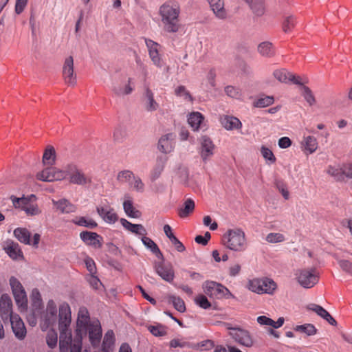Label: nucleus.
I'll return each instance as SVG.
<instances>
[{
  "instance_id": "nucleus-30",
  "label": "nucleus",
  "mask_w": 352,
  "mask_h": 352,
  "mask_svg": "<svg viewBox=\"0 0 352 352\" xmlns=\"http://www.w3.org/2000/svg\"><path fill=\"white\" fill-rule=\"evenodd\" d=\"M123 209L126 214L129 217L139 218L140 217V212L133 207L132 200L128 195L124 196Z\"/></svg>"
},
{
  "instance_id": "nucleus-19",
  "label": "nucleus",
  "mask_w": 352,
  "mask_h": 352,
  "mask_svg": "<svg viewBox=\"0 0 352 352\" xmlns=\"http://www.w3.org/2000/svg\"><path fill=\"white\" fill-rule=\"evenodd\" d=\"M145 43L148 48V54L153 63L156 67L161 68L162 67V60L159 54V44L147 38L145 39Z\"/></svg>"
},
{
  "instance_id": "nucleus-50",
  "label": "nucleus",
  "mask_w": 352,
  "mask_h": 352,
  "mask_svg": "<svg viewBox=\"0 0 352 352\" xmlns=\"http://www.w3.org/2000/svg\"><path fill=\"white\" fill-rule=\"evenodd\" d=\"M102 331H89V337L93 346L97 347L100 345Z\"/></svg>"
},
{
  "instance_id": "nucleus-9",
  "label": "nucleus",
  "mask_w": 352,
  "mask_h": 352,
  "mask_svg": "<svg viewBox=\"0 0 352 352\" xmlns=\"http://www.w3.org/2000/svg\"><path fill=\"white\" fill-rule=\"evenodd\" d=\"M204 292L210 298H229L232 296L230 290L223 285L212 280H206L202 285Z\"/></svg>"
},
{
  "instance_id": "nucleus-31",
  "label": "nucleus",
  "mask_w": 352,
  "mask_h": 352,
  "mask_svg": "<svg viewBox=\"0 0 352 352\" xmlns=\"http://www.w3.org/2000/svg\"><path fill=\"white\" fill-rule=\"evenodd\" d=\"M166 159L163 157H158L156 160V164L151 173V178L153 181L158 179L162 172L164 171Z\"/></svg>"
},
{
  "instance_id": "nucleus-44",
  "label": "nucleus",
  "mask_w": 352,
  "mask_h": 352,
  "mask_svg": "<svg viewBox=\"0 0 352 352\" xmlns=\"http://www.w3.org/2000/svg\"><path fill=\"white\" fill-rule=\"evenodd\" d=\"M8 319L11 323L12 330H25L24 323L19 315L12 314Z\"/></svg>"
},
{
  "instance_id": "nucleus-7",
  "label": "nucleus",
  "mask_w": 352,
  "mask_h": 352,
  "mask_svg": "<svg viewBox=\"0 0 352 352\" xmlns=\"http://www.w3.org/2000/svg\"><path fill=\"white\" fill-rule=\"evenodd\" d=\"M9 283L16 305L20 311L28 309V297L25 290L21 282L14 276L10 277Z\"/></svg>"
},
{
  "instance_id": "nucleus-47",
  "label": "nucleus",
  "mask_w": 352,
  "mask_h": 352,
  "mask_svg": "<svg viewBox=\"0 0 352 352\" xmlns=\"http://www.w3.org/2000/svg\"><path fill=\"white\" fill-rule=\"evenodd\" d=\"M327 173L333 177L336 181L342 182L341 165L329 166L327 168Z\"/></svg>"
},
{
  "instance_id": "nucleus-12",
  "label": "nucleus",
  "mask_w": 352,
  "mask_h": 352,
  "mask_svg": "<svg viewBox=\"0 0 352 352\" xmlns=\"http://www.w3.org/2000/svg\"><path fill=\"white\" fill-rule=\"evenodd\" d=\"M96 211L98 215L107 223L113 224L118 219V217L115 212L114 209L110 206L107 200L97 206Z\"/></svg>"
},
{
  "instance_id": "nucleus-5",
  "label": "nucleus",
  "mask_w": 352,
  "mask_h": 352,
  "mask_svg": "<svg viewBox=\"0 0 352 352\" xmlns=\"http://www.w3.org/2000/svg\"><path fill=\"white\" fill-rule=\"evenodd\" d=\"M32 199H35V196L32 195L30 197L23 196L19 198L13 195L10 197V200L15 208H20L21 210L24 211L28 216L33 217L39 215L42 211L37 204L31 201Z\"/></svg>"
},
{
  "instance_id": "nucleus-39",
  "label": "nucleus",
  "mask_w": 352,
  "mask_h": 352,
  "mask_svg": "<svg viewBox=\"0 0 352 352\" xmlns=\"http://www.w3.org/2000/svg\"><path fill=\"white\" fill-rule=\"evenodd\" d=\"M203 120L204 116L199 112L191 113L188 118V124L194 131H197L199 129Z\"/></svg>"
},
{
  "instance_id": "nucleus-57",
  "label": "nucleus",
  "mask_w": 352,
  "mask_h": 352,
  "mask_svg": "<svg viewBox=\"0 0 352 352\" xmlns=\"http://www.w3.org/2000/svg\"><path fill=\"white\" fill-rule=\"evenodd\" d=\"M214 346V343L212 340H207L202 341L201 342L197 344H191L190 348L197 349H204L208 350L212 349Z\"/></svg>"
},
{
  "instance_id": "nucleus-1",
  "label": "nucleus",
  "mask_w": 352,
  "mask_h": 352,
  "mask_svg": "<svg viewBox=\"0 0 352 352\" xmlns=\"http://www.w3.org/2000/svg\"><path fill=\"white\" fill-rule=\"evenodd\" d=\"M72 310L67 302H62L58 305L50 299L45 309L41 314L40 324L42 328L54 330L56 327L58 330H69L72 324Z\"/></svg>"
},
{
  "instance_id": "nucleus-52",
  "label": "nucleus",
  "mask_w": 352,
  "mask_h": 352,
  "mask_svg": "<svg viewBox=\"0 0 352 352\" xmlns=\"http://www.w3.org/2000/svg\"><path fill=\"white\" fill-rule=\"evenodd\" d=\"M285 239L284 235L281 233L271 232L266 236L265 240L268 243H276L284 241Z\"/></svg>"
},
{
  "instance_id": "nucleus-14",
  "label": "nucleus",
  "mask_w": 352,
  "mask_h": 352,
  "mask_svg": "<svg viewBox=\"0 0 352 352\" xmlns=\"http://www.w3.org/2000/svg\"><path fill=\"white\" fill-rule=\"evenodd\" d=\"M199 153L204 163H206L211 157L214 155L215 145L211 139L206 136L203 135L199 139Z\"/></svg>"
},
{
  "instance_id": "nucleus-38",
  "label": "nucleus",
  "mask_w": 352,
  "mask_h": 352,
  "mask_svg": "<svg viewBox=\"0 0 352 352\" xmlns=\"http://www.w3.org/2000/svg\"><path fill=\"white\" fill-rule=\"evenodd\" d=\"M258 52L262 56L265 57H272L275 54L272 43L268 41L261 43L258 45Z\"/></svg>"
},
{
  "instance_id": "nucleus-25",
  "label": "nucleus",
  "mask_w": 352,
  "mask_h": 352,
  "mask_svg": "<svg viewBox=\"0 0 352 352\" xmlns=\"http://www.w3.org/2000/svg\"><path fill=\"white\" fill-rule=\"evenodd\" d=\"M143 104L144 109L148 112L155 111L160 107V104L154 98V94L148 87H146L144 91Z\"/></svg>"
},
{
  "instance_id": "nucleus-8",
  "label": "nucleus",
  "mask_w": 352,
  "mask_h": 352,
  "mask_svg": "<svg viewBox=\"0 0 352 352\" xmlns=\"http://www.w3.org/2000/svg\"><path fill=\"white\" fill-rule=\"evenodd\" d=\"M66 173L67 176H69V182L72 184L84 186H89L92 184L91 177L85 174L75 164L67 165Z\"/></svg>"
},
{
  "instance_id": "nucleus-24",
  "label": "nucleus",
  "mask_w": 352,
  "mask_h": 352,
  "mask_svg": "<svg viewBox=\"0 0 352 352\" xmlns=\"http://www.w3.org/2000/svg\"><path fill=\"white\" fill-rule=\"evenodd\" d=\"M3 248L8 256L14 260L23 258V253L19 245L12 240L6 241Z\"/></svg>"
},
{
  "instance_id": "nucleus-3",
  "label": "nucleus",
  "mask_w": 352,
  "mask_h": 352,
  "mask_svg": "<svg viewBox=\"0 0 352 352\" xmlns=\"http://www.w3.org/2000/svg\"><path fill=\"white\" fill-rule=\"evenodd\" d=\"M222 243L232 251L243 252L247 248L245 232L240 228L230 229L223 235Z\"/></svg>"
},
{
  "instance_id": "nucleus-23",
  "label": "nucleus",
  "mask_w": 352,
  "mask_h": 352,
  "mask_svg": "<svg viewBox=\"0 0 352 352\" xmlns=\"http://www.w3.org/2000/svg\"><path fill=\"white\" fill-rule=\"evenodd\" d=\"M12 314V302L8 294H3L0 298V316L5 320Z\"/></svg>"
},
{
  "instance_id": "nucleus-29",
  "label": "nucleus",
  "mask_w": 352,
  "mask_h": 352,
  "mask_svg": "<svg viewBox=\"0 0 352 352\" xmlns=\"http://www.w3.org/2000/svg\"><path fill=\"white\" fill-rule=\"evenodd\" d=\"M120 223L122 226L127 230L135 234L144 236L146 234V230L141 224H133L125 219H121Z\"/></svg>"
},
{
  "instance_id": "nucleus-64",
  "label": "nucleus",
  "mask_w": 352,
  "mask_h": 352,
  "mask_svg": "<svg viewBox=\"0 0 352 352\" xmlns=\"http://www.w3.org/2000/svg\"><path fill=\"white\" fill-rule=\"evenodd\" d=\"M176 177L180 182L186 183L188 179V170L184 167L179 168L176 173Z\"/></svg>"
},
{
  "instance_id": "nucleus-16",
  "label": "nucleus",
  "mask_w": 352,
  "mask_h": 352,
  "mask_svg": "<svg viewBox=\"0 0 352 352\" xmlns=\"http://www.w3.org/2000/svg\"><path fill=\"white\" fill-rule=\"evenodd\" d=\"M154 270L156 274L164 280L171 283L175 278V272L171 264H164L163 261L155 262Z\"/></svg>"
},
{
  "instance_id": "nucleus-63",
  "label": "nucleus",
  "mask_w": 352,
  "mask_h": 352,
  "mask_svg": "<svg viewBox=\"0 0 352 352\" xmlns=\"http://www.w3.org/2000/svg\"><path fill=\"white\" fill-rule=\"evenodd\" d=\"M296 25V19L293 16L286 17L283 23V30L285 32L290 31Z\"/></svg>"
},
{
  "instance_id": "nucleus-48",
  "label": "nucleus",
  "mask_w": 352,
  "mask_h": 352,
  "mask_svg": "<svg viewBox=\"0 0 352 352\" xmlns=\"http://www.w3.org/2000/svg\"><path fill=\"white\" fill-rule=\"evenodd\" d=\"M225 92L228 96L234 99L239 100L242 97L241 91L239 89L233 86L229 85L226 87Z\"/></svg>"
},
{
  "instance_id": "nucleus-60",
  "label": "nucleus",
  "mask_w": 352,
  "mask_h": 352,
  "mask_svg": "<svg viewBox=\"0 0 352 352\" xmlns=\"http://www.w3.org/2000/svg\"><path fill=\"white\" fill-rule=\"evenodd\" d=\"M86 279L89 283V285L94 289H98L102 285L100 279L95 276V274H89Z\"/></svg>"
},
{
  "instance_id": "nucleus-61",
  "label": "nucleus",
  "mask_w": 352,
  "mask_h": 352,
  "mask_svg": "<svg viewBox=\"0 0 352 352\" xmlns=\"http://www.w3.org/2000/svg\"><path fill=\"white\" fill-rule=\"evenodd\" d=\"M216 73L214 69H210L206 76L207 80V86L210 89H212L215 88L216 82H215Z\"/></svg>"
},
{
  "instance_id": "nucleus-11",
  "label": "nucleus",
  "mask_w": 352,
  "mask_h": 352,
  "mask_svg": "<svg viewBox=\"0 0 352 352\" xmlns=\"http://www.w3.org/2000/svg\"><path fill=\"white\" fill-rule=\"evenodd\" d=\"M296 276L298 283L305 288H311L318 281V274L315 269L300 270Z\"/></svg>"
},
{
  "instance_id": "nucleus-15",
  "label": "nucleus",
  "mask_w": 352,
  "mask_h": 352,
  "mask_svg": "<svg viewBox=\"0 0 352 352\" xmlns=\"http://www.w3.org/2000/svg\"><path fill=\"white\" fill-rule=\"evenodd\" d=\"M63 77L65 82L69 86L76 84V75L74 69V58L72 56H67L63 65Z\"/></svg>"
},
{
  "instance_id": "nucleus-6",
  "label": "nucleus",
  "mask_w": 352,
  "mask_h": 352,
  "mask_svg": "<svg viewBox=\"0 0 352 352\" xmlns=\"http://www.w3.org/2000/svg\"><path fill=\"white\" fill-rule=\"evenodd\" d=\"M77 330H101L100 321L95 318H90L87 309L79 308L76 320Z\"/></svg>"
},
{
  "instance_id": "nucleus-26",
  "label": "nucleus",
  "mask_w": 352,
  "mask_h": 352,
  "mask_svg": "<svg viewBox=\"0 0 352 352\" xmlns=\"http://www.w3.org/2000/svg\"><path fill=\"white\" fill-rule=\"evenodd\" d=\"M308 309L314 311L318 316L326 320L329 324L333 327H336V320L331 316V314L322 307L316 304H310Z\"/></svg>"
},
{
  "instance_id": "nucleus-40",
  "label": "nucleus",
  "mask_w": 352,
  "mask_h": 352,
  "mask_svg": "<svg viewBox=\"0 0 352 352\" xmlns=\"http://www.w3.org/2000/svg\"><path fill=\"white\" fill-rule=\"evenodd\" d=\"M72 222L75 225L88 228H94L98 226L97 223L94 219L85 217H77L72 219Z\"/></svg>"
},
{
  "instance_id": "nucleus-22",
  "label": "nucleus",
  "mask_w": 352,
  "mask_h": 352,
  "mask_svg": "<svg viewBox=\"0 0 352 352\" xmlns=\"http://www.w3.org/2000/svg\"><path fill=\"white\" fill-rule=\"evenodd\" d=\"M210 8L214 16L221 20H224L228 16V12L225 8L224 0H208Z\"/></svg>"
},
{
  "instance_id": "nucleus-32",
  "label": "nucleus",
  "mask_w": 352,
  "mask_h": 352,
  "mask_svg": "<svg viewBox=\"0 0 352 352\" xmlns=\"http://www.w3.org/2000/svg\"><path fill=\"white\" fill-rule=\"evenodd\" d=\"M256 320L261 325L270 326L274 329H278L281 327L285 322L283 317H280L277 321H274L265 316H258Z\"/></svg>"
},
{
  "instance_id": "nucleus-43",
  "label": "nucleus",
  "mask_w": 352,
  "mask_h": 352,
  "mask_svg": "<svg viewBox=\"0 0 352 352\" xmlns=\"http://www.w3.org/2000/svg\"><path fill=\"white\" fill-rule=\"evenodd\" d=\"M168 302L172 303L174 307L179 312H184L186 306L184 300L179 296L170 295L168 297Z\"/></svg>"
},
{
  "instance_id": "nucleus-13",
  "label": "nucleus",
  "mask_w": 352,
  "mask_h": 352,
  "mask_svg": "<svg viewBox=\"0 0 352 352\" xmlns=\"http://www.w3.org/2000/svg\"><path fill=\"white\" fill-rule=\"evenodd\" d=\"M14 236L17 239V240L25 245H30L34 248H38V245L41 239V235L38 233H36L33 236L32 241L30 240V231L25 228H17L14 230Z\"/></svg>"
},
{
  "instance_id": "nucleus-37",
  "label": "nucleus",
  "mask_w": 352,
  "mask_h": 352,
  "mask_svg": "<svg viewBox=\"0 0 352 352\" xmlns=\"http://www.w3.org/2000/svg\"><path fill=\"white\" fill-rule=\"evenodd\" d=\"M42 162L44 165L52 166L55 164L56 151L53 146H47L43 155Z\"/></svg>"
},
{
  "instance_id": "nucleus-35",
  "label": "nucleus",
  "mask_w": 352,
  "mask_h": 352,
  "mask_svg": "<svg viewBox=\"0 0 352 352\" xmlns=\"http://www.w3.org/2000/svg\"><path fill=\"white\" fill-rule=\"evenodd\" d=\"M302 144L304 149L310 154L314 153L318 148V141L314 136L309 135L304 137Z\"/></svg>"
},
{
  "instance_id": "nucleus-49",
  "label": "nucleus",
  "mask_w": 352,
  "mask_h": 352,
  "mask_svg": "<svg viewBox=\"0 0 352 352\" xmlns=\"http://www.w3.org/2000/svg\"><path fill=\"white\" fill-rule=\"evenodd\" d=\"M301 93L305 100L309 104V105H314L316 102L315 98L310 90V89L306 86L301 87Z\"/></svg>"
},
{
  "instance_id": "nucleus-51",
  "label": "nucleus",
  "mask_w": 352,
  "mask_h": 352,
  "mask_svg": "<svg viewBox=\"0 0 352 352\" xmlns=\"http://www.w3.org/2000/svg\"><path fill=\"white\" fill-rule=\"evenodd\" d=\"M342 181L345 179H352V164L345 163L341 165Z\"/></svg>"
},
{
  "instance_id": "nucleus-2",
  "label": "nucleus",
  "mask_w": 352,
  "mask_h": 352,
  "mask_svg": "<svg viewBox=\"0 0 352 352\" xmlns=\"http://www.w3.org/2000/svg\"><path fill=\"white\" fill-rule=\"evenodd\" d=\"M180 12V6L178 2L175 1H166L160 7L159 14L164 32L175 34L181 30Z\"/></svg>"
},
{
  "instance_id": "nucleus-41",
  "label": "nucleus",
  "mask_w": 352,
  "mask_h": 352,
  "mask_svg": "<svg viewBox=\"0 0 352 352\" xmlns=\"http://www.w3.org/2000/svg\"><path fill=\"white\" fill-rule=\"evenodd\" d=\"M142 241L148 249H149L153 254L156 255V256L163 259V255L160 250L151 239L144 236L142 238Z\"/></svg>"
},
{
  "instance_id": "nucleus-62",
  "label": "nucleus",
  "mask_w": 352,
  "mask_h": 352,
  "mask_svg": "<svg viewBox=\"0 0 352 352\" xmlns=\"http://www.w3.org/2000/svg\"><path fill=\"white\" fill-rule=\"evenodd\" d=\"M47 344L49 347L53 349L57 344L58 335L56 331H50L47 336Z\"/></svg>"
},
{
  "instance_id": "nucleus-36",
  "label": "nucleus",
  "mask_w": 352,
  "mask_h": 352,
  "mask_svg": "<svg viewBox=\"0 0 352 352\" xmlns=\"http://www.w3.org/2000/svg\"><path fill=\"white\" fill-rule=\"evenodd\" d=\"M274 78L282 83H288L289 80L294 79V75L285 69H276L273 72Z\"/></svg>"
},
{
  "instance_id": "nucleus-18",
  "label": "nucleus",
  "mask_w": 352,
  "mask_h": 352,
  "mask_svg": "<svg viewBox=\"0 0 352 352\" xmlns=\"http://www.w3.org/2000/svg\"><path fill=\"white\" fill-rule=\"evenodd\" d=\"M80 238L86 245L94 248H100L102 245V238L96 232L83 231L80 232Z\"/></svg>"
},
{
  "instance_id": "nucleus-55",
  "label": "nucleus",
  "mask_w": 352,
  "mask_h": 352,
  "mask_svg": "<svg viewBox=\"0 0 352 352\" xmlns=\"http://www.w3.org/2000/svg\"><path fill=\"white\" fill-rule=\"evenodd\" d=\"M195 302L200 307L207 309L211 307L210 302L204 294H199L195 298Z\"/></svg>"
},
{
  "instance_id": "nucleus-20",
  "label": "nucleus",
  "mask_w": 352,
  "mask_h": 352,
  "mask_svg": "<svg viewBox=\"0 0 352 352\" xmlns=\"http://www.w3.org/2000/svg\"><path fill=\"white\" fill-rule=\"evenodd\" d=\"M72 331H60L59 336V349L60 352H68L69 347L72 348L74 340L78 337L82 338V331H77V336L72 339Z\"/></svg>"
},
{
  "instance_id": "nucleus-10",
  "label": "nucleus",
  "mask_w": 352,
  "mask_h": 352,
  "mask_svg": "<svg viewBox=\"0 0 352 352\" xmlns=\"http://www.w3.org/2000/svg\"><path fill=\"white\" fill-rule=\"evenodd\" d=\"M36 177L37 179L45 182L63 180L67 177L66 166L64 170H60L55 167L46 168L38 172Z\"/></svg>"
},
{
  "instance_id": "nucleus-21",
  "label": "nucleus",
  "mask_w": 352,
  "mask_h": 352,
  "mask_svg": "<svg viewBox=\"0 0 352 352\" xmlns=\"http://www.w3.org/2000/svg\"><path fill=\"white\" fill-rule=\"evenodd\" d=\"M230 334L240 345L251 347L254 344V338L249 331H230Z\"/></svg>"
},
{
  "instance_id": "nucleus-58",
  "label": "nucleus",
  "mask_w": 352,
  "mask_h": 352,
  "mask_svg": "<svg viewBox=\"0 0 352 352\" xmlns=\"http://www.w3.org/2000/svg\"><path fill=\"white\" fill-rule=\"evenodd\" d=\"M261 153L262 156L270 164H273L276 162V157L273 154L272 151L265 146H262L261 148Z\"/></svg>"
},
{
  "instance_id": "nucleus-17",
  "label": "nucleus",
  "mask_w": 352,
  "mask_h": 352,
  "mask_svg": "<svg viewBox=\"0 0 352 352\" xmlns=\"http://www.w3.org/2000/svg\"><path fill=\"white\" fill-rule=\"evenodd\" d=\"M175 135L173 133L163 135L159 140L157 148L163 153H169L175 148Z\"/></svg>"
},
{
  "instance_id": "nucleus-53",
  "label": "nucleus",
  "mask_w": 352,
  "mask_h": 352,
  "mask_svg": "<svg viewBox=\"0 0 352 352\" xmlns=\"http://www.w3.org/2000/svg\"><path fill=\"white\" fill-rule=\"evenodd\" d=\"M32 306L35 308H39L42 305L41 295L37 289H34L31 294Z\"/></svg>"
},
{
  "instance_id": "nucleus-45",
  "label": "nucleus",
  "mask_w": 352,
  "mask_h": 352,
  "mask_svg": "<svg viewBox=\"0 0 352 352\" xmlns=\"http://www.w3.org/2000/svg\"><path fill=\"white\" fill-rule=\"evenodd\" d=\"M133 178H134V174L129 170H122L117 175V180L122 184L128 183L130 184Z\"/></svg>"
},
{
  "instance_id": "nucleus-56",
  "label": "nucleus",
  "mask_w": 352,
  "mask_h": 352,
  "mask_svg": "<svg viewBox=\"0 0 352 352\" xmlns=\"http://www.w3.org/2000/svg\"><path fill=\"white\" fill-rule=\"evenodd\" d=\"M129 186L132 189L138 192H143L144 189V184L142 179L138 177H135V175L134 178L132 179Z\"/></svg>"
},
{
  "instance_id": "nucleus-42",
  "label": "nucleus",
  "mask_w": 352,
  "mask_h": 352,
  "mask_svg": "<svg viewBox=\"0 0 352 352\" xmlns=\"http://www.w3.org/2000/svg\"><path fill=\"white\" fill-rule=\"evenodd\" d=\"M114 343L115 336L113 331H107L102 340V349L110 351L112 350Z\"/></svg>"
},
{
  "instance_id": "nucleus-28",
  "label": "nucleus",
  "mask_w": 352,
  "mask_h": 352,
  "mask_svg": "<svg viewBox=\"0 0 352 352\" xmlns=\"http://www.w3.org/2000/svg\"><path fill=\"white\" fill-rule=\"evenodd\" d=\"M220 122L223 127L228 131L239 129L242 126L241 122L234 116H223L220 118Z\"/></svg>"
},
{
  "instance_id": "nucleus-33",
  "label": "nucleus",
  "mask_w": 352,
  "mask_h": 352,
  "mask_svg": "<svg viewBox=\"0 0 352 352\" xmlns=\"http://www.w3.org/2000/svg\"><path fill=\"white\" fill-rule=\"evenodd\" d=\"M195 202L192 199H186L183 206L178 210V214L181 218L187 217L195 209Z\"/></svg>"
},
{
  "instance_id": "nucleus-59",
  "label": "nucleus",
  "mask_w": 352,
  "mask_h": 352,
  "mask_svg": "<svg viewBox=\"0 0 352 352\" xmlns=\"http://www.w3.org/2000/svg\"><path fill=\"white\" fill-rule=\"evenodd\" d=\"M275 185L285 199H289V192L287 190L286 184L283 181L277 180L275 183Z\"/></svg>"
},
{
  "instance_id": "nucleus-4",
  "label": "nucleus",
  "mask_w": 352,
  "mask_h": 352,
  "mask_svg": "<svg viewBox=\"0 0 352 352\" xmlns=\"http://www.w3.org/2000/svg\"><path fill=\"white\" fill-rule=\"evenodd\" d=\"M247 288L256 294L272 295L277 288L276 283L269 278H256L248 280Z\"/></svg>"
},
{
  "instance_id": "nucleus-46",
  "label": "nucleus",
  "mask_w": 352,
  "mask_h": 352,
  "mask_svg": "<svg viewBox=\"0 0 352 352\" xmlns=\"http://www.w3.org/2000/svg\"><path fill=\"white\" fill-rule=\"evenodd\" d=\"M274 102L273 96H264L258 98L254 102V106L258 108H263L272 104Z\"/></svg>"
},
{
  "instance_id": "nucleus-27",
  "label": "nucleus",
  "mask_w": 352,
  "mask_h": 352,
  "mask_svg": "<svg viewBox=\"0 0 352 352\" xmlns=\"http://www.w3.org/2000/svg\"><path fill=\"white\" fill-rule=\"evenodd\" d=\"M52 204L56 210L63 214H69L74 212L76 210V206L66 199H61L58 201L53 199Z\"/></svg>"
},
{
  "instance_id": "nucleus-54",
  "label": "nucleus",
  "mask_w": 352,
  "mask_h": 352,
  "mask_svg": "<svg viewBox=\"0 0 352 352\" xmlns=\"http://www.w3.org/2000/svg\"><path fill=\"white\" fill-rule=\"evenodd\" d=\"M175 94L179 97H182L185 100L192 101V98L184 86H179L175 89Z\"/></svg>"
},
{
  "instance_id": "nucleus-34",
  "label": "nucleus",
  "mask_w": 352,
  "mask_h": 352,
  "mask_svg": "<svg viewBox=\"0 0 352 352\" xmlns=\"http://www.w3.org/2000/svg\"><path fill=\"white\" fill-rule=\"evenodd\" d=\"M132 81L133 79L129 78L128 79L127 84L124 87L121 85H114L113 87V91L118 96H124L130 94L133 90Z\"/></svg>"
}]
</instances>
